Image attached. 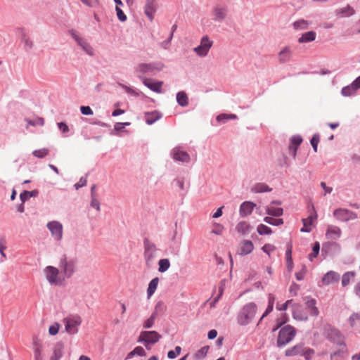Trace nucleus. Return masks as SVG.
<instances>
[{
    "label": "nucleus",
    "mask_w": 360,
    "mask_h": 360,
    "mask_svg": "<svg viewBox=\"0 0 360 360\" xmlns=\"http://www.w3.org/2000/svg\"><path fill=\"white\" fill-rule=\"evenodd\" d=\"M156 3L154 0H146L144 7L145 14L150 20L153 19V14L156 11Z\"/></svg>",
    "instance_id": "nucleus-18"
},
{
    "label": "nucleus",
    "mask_w": 360,
    "mask_h": 360,
    "mask_svg": "<svg viewBox=\"0 0 360 360\" xmlns=\"http://www.w3.org/2000/svg\"><path fill=\"white\" fill-rule=\"evenodd\" d=\"M290 142L291 144L289 146V150L292 155L295 158L297 153V149L302 142V139L299 135L294 136L291 138Z\"/></svg>",
    "instance_id": "nucleus-23"
},
{
    "label": "nucleus",
    "mask_w": 360,
    "mask_h": 360,
    "mask_svg": "<svg viewBox=\"0 0 360 360\" xmlns=\"http://www.w3.org/2000/svg\"><path fill=\"white\" fill-rule=\"evenodd\" d=\"M6 249V240L4 238L0 239V254L3 257H6L4 250Z\"/></svg>",
    "instance_id": "nucleus-57"
},
{
    "label": "nucleus",
    "mask_w": 360,
    "mask_h": 360,
    "mask_svg": "<svg viewBox=\"0 0 360 360\" xmlns=\"http://www.w3.org/2000/svg\"><path fill=\"white\" fill-rule=\"evenodd\" d=\"M59 268L64 278H69L76 271V260L69 258L66 255H63L60 259Z\"/></svg>",
    "instance_id": "nucleus-2"
},
{
    "label": "nucleus",
    "mask_w": 360,
    "mask_h": 360,
    "mask_svg": "<svg viewBox=\"0 0 360 360\" xmlns=\"http://www.w3.org/2000/svg\"><path fill=\"white\" fill-rule=\"evenodd\" d=\"M314 354V349H310V348L303 347L301 355L304 356L307 360H309L312 357Z\"/></svg>",
    "instance_id": "nucleus-46"
},
{
    "label": "nucleus",
    "mask_w": 360,
    "mask_h": 360,
    "mask_svg": "<svg viewBox=\"0 0 360 360\" xmlns=\"http://www.w3.org/2000/svg\"><path fill=\"white\" fill-rule=\"evenodd\" d=\"M159 268L158 271L161 273L165 272L167 271L170 266V262L168 259H161L159 262Z\"/></svg>",
    "instance_id": "nucleus-39"
},
{
    "label": "nucleus",
    "mask_w": 360,
    "mask_h": 360,
    "mask_svg": "<svg viewBox=\"0 0 360 360\" xmlns=\"http://www.w3.org/2000/svg\"><path fill=\"white\" fill-rule=\"evenodd\" d=\"M143 84L153 91L157 93L161 92L162 82H153L150 79H145L143 80Z\"/></svg>",
    "instance_id": "nucleus-26"
},
{
    "label": "nucleus",
    "mask_w": 360,
    "mask_h": 360,
    "mask_svg": "<svg viewBox=\"0 0 360 360\" xmlns=\"http://www.w3.org/2000/svg\"><path fill=\"white\" fill-rule=\"evenodd\" d=\"M292 300H287L285 303L283 304H279V303H277L276 304V309L279 311H285L287 309V308L288 307L289 305H292Z\"/></svg>",
    "instance_id": "nucleus-51"
},
{
    "label": "nucleus",
    "mask_w": 360,
    "mask_h": 360,
    "mask_svg": "<svg viewBox=\"0 0 360 360\" xmlns=\"http://www.w3.org/2000/svg\"><path fill=\"white\" fill-rule=\"evenodd\" d=\"M47 229L50 231L52 237L57 241L63 238V227L61 223L57 221H49L46 224Z\"/></svg>",
    "instance_id": "nucleus-8"
},
{
    "label": "nucleus",
    "mask_w": 360,
    "mask_h": 360,
    "mask_svg": "<svg viewBox=\"0 0 360 360\" xmlns=\"http://www.w3.org/2000/svg\"><path fill=\"white\" fill-rule=\"evenodd\" d=\"M81 1L89 7H95L98 4V0H81Z\"/></svg>",
    "instance_id": "nucleus-60"
},
{
    "label": "nucleus",
    "mask_w": 360,
    "mask_h": 360,
    "mask_svg": "<svg viewBox=\"0 0 360 360\" xmlns=\"http://www.w3.org/2000/svg\"><path fill=\"white\" fill-rule=\"evenodd\" d=\"M65 330L70 335L78 333V327L82 323V319L78 315H70L63 319Z\"/></svg>",
    "instance_id": "nucleus-6"
},
{
    "label": "nucleus",
    "mask_w": 360,
    "mask_h": 360,
    "mask_svg": "<svg viewBox=\"0 0 360 360\" xmlns=\"http://www.w3.org/2000/svg\"><path fill=\"white\" fill-rule=\"evenodd\" d=\"M254 245L250 240H245L240 243L238 254L240 255H246L252 252Z\"/></svg>",
    "instance_id": "nucleus-16"
},
{
    "label": "nucleus",
    "mask_w": 360,
    "mask_h": 360,
    "mask_svg": "<svg viewBox=\"0 0 360 360\" xmlns=\"http://www.w3.org/2000/svg\"><path fill=\"white\" fill-rule=\"evenodd\" d=\"M80 110L83 115H93V111L89 106H81Z\"/></svg>",
    "instance_id": "nucleus-58"
},
{
    "label": "nucleus",
    "mask_w": 360,
    "mask_h": 360,
    "mask_svg": "<svg viewBox=\"0 0 360 360\" xmlns=\"http://www.w3.org/2000/svg\"><path fill=\"white\" fill-rule=\"evenodd\" d=\"M162 336L156 331H142L139 337L138 342H143L148 349H150V345L158 342Z\"/></svg>",
    "instance_id": "nucleus-5"
},
{
    "label": "nucleus",
    "mask_w": 360,
    "mask_h": 360,
    "mask_svg": "<svg viewBox=\"0 0 360 360\" xmlns=\"http://www.w3.org/2000/svg\"><path fill=\"white\" fill-rule=\"evenodd\" d=\"M292 54V52L290 47L286 46L283 48L278 53V61L281 63H285L290 61Z\"/></svg>",
    "instance_id": "nucleus-21"
},
{
    "label": "nucleus",
    "mask_w": 360,
    "mask_h": 360,
    "mask_svg": "<svg viewBox=\"0 0 360 360\" xmlns=\"http://www.w3.org/2000/svg\"><path fill=\"white\" fill-rule=\"evenodd\" d=\"M303 347L302 345H297L294 346L293 347L288 349L285 351L286 356H295V355H301Z\"/></svg>",
    "instance_id": "nucleus-37"
},
{
    "label": "nucleus",
    "mask_w": 360,
    "mask_h": 360,
    "mask_svg": "<svg viewBox=\"0 0 360 360\" xmlns=\"http://www.w3.org/2000/svg\"><path fill=\"white\" fill-rule=\"evenodd\" d=\"M33 349L34 360H43V345L39 340H33Z\"/></svg>",
    "instance_id": "nucleus-15"
},
{
    "label": "nucleus",
    "mask_w": 360,
    "mask_h": 360,
    "mask_svg": "<svg viewBox=\"0 0 360 360\" xmlns=\"http://www.w3.org/2000/svg\"><path fill=\"white\" fill-rule=\"evenodd\" d=\"M181 348L179 346L175 347V350H170L167 353V356L169 359H174L181 354Z\"/></svg>",
    "instance_id": "nucleus-48"
},
{
    "label": "nucleus",
    "mask_w": 360,
    "mask_h": 360,
    "mask_svg": "<svg viewBox=\"0 0 360 360\" xmlns=\"http://www.w3.org/2000/svg\"><path fill=\"white\" fill-rule=\"evenodd\" d=\"M177 103L183 107L188 105V98L187 94L184 91H179L176 95Z\"/></svg>",
    "instance_id": "nucleus-35"
},
{
    "label": "nucleus",
    "mask_w": 360,
    "mask_h": 360,
    "mask_svg": "<svg viewBox=\"0 0 360 360\" xmlns=\"http://www.w3.org/2000/svg\"><path fill=\"white\" fill-rule=\"evenodd\" d=\"M342 231L338 226H329L326 231V236L331 240H335L341 236Z\"/></svg>",
    "instance_id": "nucleus-22"
},
{
    "label": "nucleus",
    "mask_w": 360,
    "mask_h": 360,
    "mask_svg": "<svg viewBox=\"0 0 360 360\" xmlns=\"http://www.w3.org/2000/svg\"><path fill=\"white\" fill-rule=\"evenodd\" d=\"M257 305L253 302L246 304L240 311L237 321L238 324L246 326L251 323L257 312Z\"/></svg>",
    "instance_id": "nucleus-1"
},
{
    "label": "nucleus",
    "mask_w": 360,
    "mask_h": 360,
    "mask_svg": "<svg viewBox=\"0 0 360 360\" xmlns=\"http://www.w3.org/2000/svg\"><path fill=\"white\" fill-rule=\"evenodd\" d=\"M340 279V275L333 271L328 272L322 278V283L324 285H329L333 283H336Z\"/></svg>",
    "instance_id": "nucleus-20"
},
{
    "label": "nucleus",
    "mask_w": 360,
    "mask_h": 360,
    "mask_svg": "<svg viewBox=\"0 0 360 360\" xmlns=\"http://www.w3.org/2000/svg\"><path fill=\"white\" fill-rule=\"evenodd\" d=\"M49 153V150L48 148H44L39 150H35L33 151L34 156L38 158H43L46 157Z\"/></svg>",
    "instance_id": "nucleus-43"
},
{
    "label": "nucleus",
    "mask_w": 360,
    "mask_h": 360,
    "mask_svg": "<svg viewBox=\"0 0 360 360\" xmlns=\"http://www.w3.org/2000/svg\"><path fill=\"white\" fill-rule=\"evenodd\" d=\"M356 89L353 86H347L342 89V94L345 96H349L352 95Z\"/></svg>",
    "instance_id": "nucleus-45"
},
{
    "label": "nucleus",
    "mask_w": 360,
    "mask_h": 360,
    "mask_svg": "<svg viewBox=\"0 0 360 360\" xmlns=\"http://www.w3.org/2000/svg\"><path fill=\"white\" fill-rule=\"evenodd\" d=\"M224 231V226L219 224H214L212 233L216 235H221Z\"/></svg>",
    "instance_id": "nucleus-50"
},
{
    "label": "nucleus",
    "mask_w": 360,
    "mask_h": 360,
    "mask_svg": "<svg viewBox=\"0 0 360 360\" xmlns=\"http://www.w3.org/2000/svg\"><path fill=\"white\" fill-rule=\"evenodd\" d=\"M360 320V314H352L349 318L350 324L352 326L354 325V323L356 321Z\"/></svg>",
    "instance_id": "nucleus-64"
},
{
    "label": "nucleus",
    "mask_w": 360,
    "mask_h": 360,
    "mask_svg": "<svg viewBox=\"0 0 360 360\" xmlns=\"http://www.w3.org/2000/svg\"><path fill=\"white\" fill-rule=\"evenodd\" d=\"M355 272L354 271H347L343 274L342 278V285L345 287L349 284L351 281H353L355 277Z\"/></svg>",
    "instance_id": "nucleus-36"
},
{
    "label": "nucleus",
    "mask_w": 360,
    "mask_h": 360,
    "mask_svg": "<svg viewBox=\"0 0 360 360\" xmlns=\"http://www.w3.org/2000/svg\"><path fill=\"white\" fill-rule=\"evenodd\" d=\"M274 203H276V202H273L272 204L267 207L266 212L269 215L279 217L283 214V209L281 207H274L273 205Z\"/></svg>",
    "instance_id": "nucleus-32"
},
{
    "label": "nucleus",
    "mask_w": 360,
    "mask_h": 360,
    "mask_svg": "<svg viewBox=\"0 0 360 360\" xmlns=\"http://www.w3.org/2000/svg\"><path fill=\"white\" fill-rule=\"evenodd\" d=\"M31 196L32 195L30 191H24L20 195V200H22V202H24Z\"/></svg>",
    "instance_id": "nucleus-63"
},
{
    "label": "nucleus",
    "mask_w": 360,
    "mask_h": 360,
    "mask_svg": "<svg viewBox=\"0 0 360 360\" xmlns=\"http://www.w3.org/2000/svg\"><path fill=\"white\" fill-rule=\"evenodd\" d=\"M256 205L252 202L246 201L241 204L240 207V214L242 217H245L252 213Z\"/></svg>",
    "instance_id": "nucleus-19"
},
{
    "label": "nucleus",
    "mask_w": 360,
    "mask_h": 360,
    "mask_svg": "<svg viewBox=\"0 0 360 360\" xmlns=\"http://www.w3.org/2000/svg\"><path fill=\"white\" fill-rule=\"evenodd\" d=\"M313 213H311L310 215L306 218L302 219L303 227L301 229L302 232H310L311 230V224L317 218V214L314 210V208L312 207Z\"/></svg>",
    "instance_id": "nucleus-14"
},
{
    "label": "nucleus",
    "mask_w": 360,
    "mask_h": 360,
    "mask_svg": "<svg viewBox=\"0 0 360 360\" xmlns=\"http://www.w3.org/2000/svg\"><path fill=\"white\" fill-rule=\"evenodd\" d=\"M251 191L255 193H263L271 191V189L266 184L258 183L252 187Z\"/></svg>",
    "instance_id": "nucleus-34"
},
{
    "label": "nucleus",
    "mask_w": 360,
    "mask_h": 360,
    "mask_svg": "<svg viewBox=\"0 0 360 360\" xmlns=\"http://www.w3.org/2000/svg\"><path fill=\"white\" fill-rule=\"evenodd\" d=\"M208 347H202L200 349H199L195 354V357L197 359H202L203 357H205L207 353V351H208Z\"/></svg>",
    "instance_id": "nucleus-49"
},
{
    "label": "nucleus",
    "mask_w": 360,
    "mask_h": 360,
    "mask_svg": "<svg viewBox=\"0 0 360 360\" xmlns=\"http://www.w3.org/2000/svg\"><path fill=\"white\" fill-rule=\"evenodd\" d=\"M335 13L336 15H338V17L343 18L349 17L354 15L355 13V11L352 6L347 5L345 7L337 9L335 11Z\"/></svg>",
    "instance_id": "nucleus-25"
},
{
    "label": "nucleus",
    "mask_w": 360,
    "mask_h": 360,
    "mask_svg": "<svg viewBox=\"0 0 360 360\" xmlns=\"http://www.w3.org/2000/svg\"><path fill=\"white\" fill-rule=\"evenodd\" d=\"M154 70V67L151 64L142 63L137 66L136 70L141 73L150 72Z\"/></svg>",
    "instance_id": "nucleus-38"
},
{
    "label": "nucleus",
    "mask_w": 360,
    "mask_h": 360,
    "mask_svg": "<svg viewBox=\"0 0 360 360\" xmlns=\"http://www.w3.org/2000/svg\"><path fill=\"white\" fill-rule=\"evenodd\" d=\"M91 206L98 211L100 210V202L95 196L91 197Z\"/></svg>",
    "instance_id": "nucleus-59"
},
{
    "label": "nucleus",
    "mask_w": 360,
    "mask_h": 360,
    "mask_svg": "<svg viewBox=\"0 0 360 360\" xmlns=\"http://www.w3.org/2000/svg\"><path fill=\"white\" fill-rule=\"evenodd\" d=\"M115 10L117 12V15L118 19L122 22L125 21L127 20V16L123 13L122 9L119 6H116Z\"/></svg>",
    "instance_id": "nucleus-53"
},
{
    "label": "nucleus",
    "mask_w": 360,
    "mask_h": 360,
    "mask_svg": "<svg viewBox=\"0 0 360 360\" xmlns=\"http://www.w3.org/2000/svg\"><path fill=\"white\" fill-rule=\"evenodd\" d=\"M257 231L259 235H269L272 233L271 229L264 224H259Z\"/></svg>",
    "instance_id": "nucleus-42"
},
{
    "label": "nucleus",
    "mask_w": 360,
    "mask_h": 360,
    "mask_svg": "<svg viewBox=\"0 0 360 360\" xmlns=\"http://www.w3.org/2000/svg\"><path fill=\"white\" fill-rule=\"evenodd\" d=\"M296 330L291 326L287 325L282 328L277 339V345L282 347L289 343L295 336Z\"/></svg>",
    "instance_id": "nucleus-4"
},
{
    "label": "nucleus",
    "mask_w": 360,
    "mask_h": 360,
    "mask_svg": "<svg viewBox=\"0 0 360 360\" xmlns=\"http://www.w3.org/2000/svg\"><path fill=\"white\" fill-rule=\"evenodd\" d=\"M135 355L142 356H146V353L142 347L139 346V347H135L134 349V350H132L131 352L129 353L128 357L130 358Z\"/></svg>",
    "instance_id": "nucleus-41"
},
{
    "label": "nucleus",
    "mask_w": 360,
    "mask_h": 360,
    "mask_svg": "<svg viewBox=\"0 0 360 360\" xmlns=\"http://www.w3.org/2000/svg\"><path fill=\"white\" fill-rule=\"evenodd\" d=\"M320 245L319 243L316 242L313 247L312 252L309 255V259L312 261L314 258H315L319 252Z\"/></svg>",
    "instance_id": "nucleus-47"
},
{
    "label": "nucleus",
    "mask_w": 360,
    "mask_h": 360,
    "mask_svg": "<svg viewBox=\"0 0 360 360\" xmlns=\"http://www.w3.org/2000/svg\"><path fill=\"white\" fill-rule=\"evenodd\" d=\"M60 325L57 323L51 326L49 328V333L51 335H56L59 330Z\"/></svg>",
    "instance_id": "nucleus-52"
},
{
    "label": "nucleus",
    "mask_w": 360,
    "mask_h": 360,
    "mask_svg": "<svg viewBox=\"0 0 360 360\" xmlns=\"http://www.w3.org/2000/svg\"><path fill=\"white\" fill-rule=\"evenodd\" d=\"M306 306L309 314L313 316H317L319 314L318 308L316 307V300H309L306 302Z\"/></svg>",
    "instance_id": "nucleus-28"
},
{
    "label": "nucleus",
    "mask_w": 360,
    "mask_h": 360,
    "mask_svg": "<svg viewBox=\"0 0 360 360\" xmlns=\"http://www.w3.org/2000/svg\"><path fill=\"white\" fill-rule=\"evenodd\" d=\"M212 44V41L207 36H204L200 40V45L194 48V51L198 56L205 57L207 55Z\"/></svg>",
    "instance_id": "nucleus-9"
},
{
    "label": "nucleus",
    "mask_w": 360,
    "mask_h": 360,
    "mask_svg": "<svg viewBox=\"0 0 360 360\" xmlns=\"http://www.w3.org/2000/svg\"><path fill=\"white\" fill-rule=\"evenodd\" d=\"M44 271L47 281L51 285H61L64 283L65 278L58 268L48 266Z\"/></svg>",
    "instance_id": "nucleus-3"
},
{
    "label": "nucleus",
    "mask_w": 360,
    "mask_h": 360,
    "mask_svg": "<svg viewBox=\"0 0 360 360\" xmlns=\"http://www.w3.org/2000/svg\"><path fill=\"white\" fill-rule=\"evenodd\" d=\"M144 257L146 264L148 265L149 262H151L155 257L156 246L155 244L150 243L148 239H146L144 240Z\"/></svg>",
    "instance_id": "nucleus-11"
},
{
    "label": "nucleus",
    "mask_w": 360,
    "mask_h": 360,
    "mask_svg": "<svg viewBox=\"0 0 360 360\" xmlns=\"http://www.w3.org/2000/svg\"><path fill=\"white\" fill-rule=\"evenodd\" d=\"M291 307L292 309V316L295 319L300 321H306L307 319V315L302 311V307L299 304L293 303Z\"/></svg>",
    "instance_id": "nucleus-17"
},
{
    "label": "nucleus",
    "mask_w": 360,
    "mask_h": 360,
    "mask_svg": "<svg viewBox=\"0 0 360 360\" xmlns=\"http://www.w3.org/2000/svg\"><path fill=\"white\" fill-rule=\"evenodd\" d=\"M264 221L269 224L274 226H279L283 224V221L282 219H274L270 217H266L264 219Z\"/></svg>",
    "instance_id": "nucleus-44"
},
{
    "label": "nucleus",
    "mask_w": 360,
    "mask_h": 360,
    "mask_svg": "<svg viewBox=\"0 0 360 360\" xmlns=\"http://www.w3.org/2000/svg\"><path fill=\"white\" fill-rule=\"evenodd\" d=\"M316 34L314 31H309L302 34L298 39L299 43H308L315 40Z\"/></svg>",
    "instance_id": "nucleus-27"
},
{
    "label": "nucleus",
    "mask_w": 360,
    "mask_h": 360,
    "mask_svg": "<svg viewBox=\"0 0 360 360\" xmlns=\"http://www.w3.org/2000/svg\"><path fill=\"white\" fill-rule=\"evenodd\" d=\"M162 307H163L162 302H159L157 303V304L155 305V309H154L153 312L152 313L151 316L147 320H146L144 321L143 325V328H150L153 326V324L155 323V320L158 316V311L162 309Z\"/></svg>",
    "instance_id": "nucleus-12"
},
{
    "label": "nucleus",
    "mask_w": 360,
    "mask_h": 360,
    "mask_svg": "<svg viewBox=\"0 0 360 360\" xmlns=\"http://www.w3.org/2000/svg\"><path fill=\"white\" fill-rule=\"evenodd\" d=\"M160 118V114L157 111L147 112L145 115L146 122L148 124H152Z\"/></svg>",
    "instance_id": "nucleus-29"
},
{
    "label": "nucleus",
    "mask_w": 360,
    "mask_h": 360,
    "mask_svg": "<svg viewBox=\"0 0 360 360\" xmlns=\"http://www.w3.org/2000/svg\"><path fill=\"white\" fill-rule=\"evenodd\" d=\"M86 185V178H84V177H82L79 182H77L75 186L76 188V189H79V188H82L84 186Z\"/></svg>",
    "instance_id": "nucleus-62"
},
{
    "label": "nucleus",
    "mask_w": 360,
    "mask_h": 360,
    "mask_svg": "<svg viewBox=\"0 0 360 360\" xmlns=\"http://www.w3.org/2000/svg\"><path fill=\"white\" fill-rule=\"evenodd\" d=\"M236 115H226V114H221L217 116V121H221V120H226L229 119H236Z\"/></svg>",
    "instance_id": "nucleus-56"
},
{
    "label": "nucleus",
    "mask_w": 360,
    "mask_h": 360,
    "mask_svg": "<svg viewBox=\"0 0 360 360\" xmlns=\"http://www.w3.org/2000/svg\"><path fill=\"white\" fill-rule=\"evenodd\" d=\"M63 356V346L60 344L56 345L53 349V354L50 356V360H59Z\"/></svg>",
    "instance_id": "nucleus-33"
},
{
    "label": "nucleus",
    "mask_w": 360,
    "mask_h": 360,
    "mask_svg": "<svg viewBox=\"0 0 360 360\" xmlns=\"http://www.w3.org/2000/svg\"><path fill=\"white\" fill-rule=\"evenodd\" d=\"M159 283V278L158 277L153 278L148 285L147 290L148 297L150 298L155 292Z\"/></svg>",
    "instance_id": "nucleus-30"
},
{
    "label": "nucleus",
    "mask_w": 360,
    "mask_h": 360,
    "mask_svg": "<svg viewBox=\"0 0 360 360\" xmlns=\"http://www.w3.org/2000/svg\"><path fill=\"white\" fill-rule=\"evenodd\" d=\"M251 229L252 228L250 225L246 221L239 222L236 226V230L238 232L242 233L243 235L249 233Z\"/></svg>",
    "instance_id": "nucleus-31"
},
{
    "label": "nucleus",
    "mask_w": 360,
    "mask_h": 360,
    "mask_svg": "<svg viewBox=\"0 0 360 360\" xmlns=\"http://www.w3.org/2000/svg\"><path fill=\"white\" fill-rule=\"evenodd\" d=\"M172 155L174 160L181 162H189L190 155L179 148H175L172 151Z\"/></svg>",
    "instance_id": "nucleus-13"
},
{
    "label": "nucleus",
    "mask_w": 360,
    "mask_h": 360,
    "mask_svg": "<svg viewBox=\"0 0 360 360\" xmlns=\"http://www.w3.org/2000/svg\"><path fill=\"white\" fill-rule=\"evenodd\" d=\"M319 142V135H317V134L314 135L311 140V144L315 152L317 151V146H318Z\"/></svg>",
    "instance_id": "nucleus-55"
},
{
    "label": "nucleus",
    "mask_w": 360,
    "mask_h": 360,
    "mask_svg": "<svg viewBox=\"0 0 360 360\" xmlns=\"http://www.w3.org/2000/svg\"><path fill=\"white\" fill-rule=\"evenodd\" d=\"M295 30H307L309 27V22L305 20H299L293 23Z\"/></svg>",
    "instance_id": "nucleus-40"
},
{
    "label": "nucleus",
    "mask_w": 360,
    "mask_h": 360,
    "mask_svg": "<svg viewBox=\"0 0 360 360\" xmlns=\"http://www.w3.org/2000/svg\"><path fill=\"white\" fill-rule=\"evenodd\" d=\"M300 289V286L296 283H292L290 287V292L292 293L293 295H296L297 291Z\"/></svg>",
    "instance_id": "nucleus-61"
},
{
    "label": "nucleus",
    "mask_w": 360,
    "mask_h": 360,
    "mask_svg": "<svg viewBox=\"0 0 360 360\" xmlns=\"http://www.w3.org/2000/svg\"><path fill=\"white\" fill-rule=\"evenodd\" d=\"M333 216L338 220L342 221H348L354 220L357 218V214L351 210L343 208H338L334 210Z\"/></svg>",
    "instance_id": "nucleus-7"
},
{
    "label": "nucleus",
    "mask_w": 360,
    "mask_h": 360,
    "mask_svg": "<svg viewBox=\"0 0 360 360\" xmlns=\"http://www.w3.org/2000/svg\"><path fill=\"white\" fill-rule=\"evenodd\" d=\"M275 249V246L271 244H265L262 248V250L269 255H270V253L274 251Z\"/></svg>",
    "instance_id": "nucleus-54"
},
{
    "label": "nucleus",
    "mask_w": 360,
    "mask_h": 360,
    "mask_svg": "<svg viewBox=\"0 0 360 360\" xmlns=\"http://www.w3.org/2000/svg\"><path fill=\"white\" fill-rule=\"evenodd\" d=\"M227 13V9L223 6H216L213 9V14L214 16V20L221 21L225 19Z\"/></svg>",
    "instance_id": "nucleus-24"
},
{
    "label": "nucleus",
    "mask_w": 360,
    "mask_h": 360,
    "mask_svg": "<svg viewBox=\"0 0 360 360\" xmlns=\"http://www.w3.org/2000/svg\"><path fill=\"white\" fill-rule=\"evenodd\" d=\"M70 34L77 41V44L89 56H93L94 49L84 39L79 37L78 32L75 30H71Z\"/></svg>",
    "instance_id": "nucleus-10"
}]
</instances>
